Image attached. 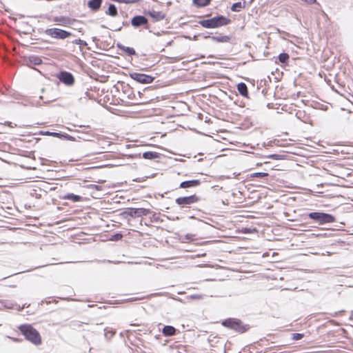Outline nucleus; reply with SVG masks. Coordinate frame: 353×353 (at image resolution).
Masks as SVG:
<instances>
[{
  "label": "nucleus",
  "mask_w": 353,
  "mask_h": 353,
  "mask_svg": "<svg viewBox=\"0 0 353 353\" xmlns=\"http://www.w3.org/2000/svg\"><path fill=\"white\" fill-rule=\"evenodd\" d=\"M121 28H119L117 29L116 30H117V31H120V30H121Z\"/></svg>",
  "instance_id": "c03bdc74"
},
{
  "label": "nucleus",
  "mask_w": 353,
  "mask_h": 353,
  "mask_svg": "<svg viewBox=\"0 0 353 353\" xmlns=\"http://www.w3.org/2000/svg\"><path fill=\"white\" fill-rule=\"evenodd\" d=\"M212 0H192L193 4L198 8H203L208 6Z\"/></svg>",
  "instance_id": "4be33fe9"
},
{
  "label": "nucleus",
  "mask_w": 353,
  "mask_h": 353,
  "mask_svg": "<svg viewBox=\"0 0 353 353\" xmlns=\"http://www.w3.org/2000/svg\"><path fill=\"white\" fill-rule=\"evenodd\" d=\"M289 58H290L289 54L285 52L281 53L279 55V60L282 63H286L288 61Z\"/></svg>",
  "instance_id": "393cba45"
},
{
  "label": "nucleus",
  "mask_w": 353,
  "mask_h": 353,
  "mask_svg": "<svg viewBox=\"0 0 353 353\" xmlns=\"http://www.w3.org/2000/svg\"><path fill=\"white\" fill-rule=\"evenodd\" d=\"M138 0H122V3H133L137 2Z\"/></svg>",
  "instance_id": "f704fd0d"
},
{
  "label": "nucleus",
  "mask_w": 353,
  "mask_h": 353,
  "mask_svg": "<svg viewBox=\"0 0 353 353\" xmlns=\"http://www.w3.org/2000/svg\"><path fill=\"white\" fill-rule=\"evenodd\" d=\"M73 43L75 44L81 45V46H86L87 45V43L85 41H83L80 39H75L73 41Z\"/></svg>",
  "instance_id": "2f4dec72"
},
{
  "label": "nucleus",
  "mask_w": 353,
  "mask_h": 353,
  "mask_svg": "<svg viewBox=\"0 0 353 353\" xmlns=\"http://www.w3.org/2000/svg\"><path fill=\"white\" fill-rule=\"evenodd\" d=\"M237 90L241 95H242L243 97H248V87L245 83H239L237 85Z\"/></svg>",
  "instance_id": "6ab92c4d"
},
{
  "label": "nucleus",
  "mask_w": 353,
  "mask_h": 353,
  "mask_svg": "<svg viewBox=\"0 0 353 353\" xmlns=\"http://www.w3.org/2000/svg\"><path fill=\"white\" fill-rule=\"evenodd\" d=\"M303 1H305L307 4H313L316 2V0H302Z\"/></svg>",
  "instance_id": "c9c22d12"
},
{
  "label": "nucleus",
  "mask_w": 353,
  "mask_h": 353,
  "mask_svg": "<svg viewBox=\"0 0 353 353\" xmlns=\"http://www.w3.org/2000/svg\"><path fill=\"white\" fill-rule=\"evenodd\" d=\"M5 306H6V307H8V308H12V304H11V303L8 304V305H6Z\"/></svg>",
  "instance_id": "4c0bfd02"
},
{
  "label": "nucleus",
  "mask_w": 353,
  "mask_h": 353,
  "mask_svg": "<svg viewBox=\"0 0 353 353\" xmlns=\"http://www.w3.org/2000/svg\"><path fill=\"white\" fill-rule=\"evenodd\" d=\"M123 24L124 26L128 25V23H123Z\"/></svg>",
  "instance_id": "49530a36"
},
{
  "label": "nucleus",
  "mask_w": 353,
  "mask_h": 353,
  "mask_svg": "<svg viewBox=\"0 0 353 353\" xmlns=\"http://www.w3.org/2000/svg\"><path fill=\"white\" fill-rule=\"evenodd\" d=\"M270 158H271L272 159H274V160L281 159V155L280 154H271L270 156Z\"/></svg>",
  "instance_id": "473e14b6"
},
{
  "label": "nucleus",
  "mask_w": 353,
  "mask_h": 353,
  "mask_svg": "<svg viewBox=\"0 0 353 353\" xmlns=\"http://www.w3.org/2000/svg\"><path fill=\"white\" fill-rule=\"evenodd\" d=\"M148 23V19L143 15H137L131 19V24L135 28H138L142 26H146Z\"/></svg>",
  "instance_id": "9d476101"
},
{
  "label": "nucleus",
  "mask_w": 353,
  "mask_h": 353,
  "mask_svg": "<svg viewBox=\"0 0 353 353\" xmlns=\"http://www.w3.org/2000/svg\"><path fill=\"white\" fill-rule=\"evenodd\" d=\"M63 198L64 199L70 200L73 202H78L80 201L81 199V197L80 196L74 194L72 193L67 194Z\"/></svg>",
  "instance_id": "b1692460"
},
{
  "label": "nucleus",
  "mask_w": 353,
  "mask_h": 353,
  "mask_svg": "<svg viewBox=\"0 0 353 353\" xmlns=\"http://www.w3.org/2000/svg\"><path fill=\"white\" fill-rule=\"evenodd\" d=\"M307 216L319 225L333 223L336 220L333 215L321 212H310L307 214Z\"/></svg>",
  "instance_id": "7ed1b4c3"
},
{
  "label": "nucleus",
  "mask_w": 353,
  "mask_h": 353,
  "mask_svg": "<svg viewBox=\"0 0 353 353\" xmlns=\"http://www.w3.org/2000/svg\"><path fill=\"white\" fill-rule=\"evenodd\" d=\"M150 212V210L149 209L146 208H127L125 211V214L133 217H141L142 216H146Z\"/></svg>",
  "instance_id": "0eeeda50"
},
{
  "label": "nucleus",
  "mask_w": 353,
  "mask_h": 353,
  "mask_svg": "<svg viewBox=\"0 0 353 353\" xmlns=\"http://www.w3.org/2000/svg\"><path fill=\"white\" fill-rule=\"evenodd\" d=\"M109 332H111V336H112L115 334V331H112V330H110Z\"/></svg>",
  "instance_id": "58836bf2"
},
{
  "label": "nucleus",
  "mask_w": 353,
  "mask_h": 353,
  "mask_svg": "<svg viewBox=\"0 0 353 353\" xmlns=\"http://www.w3.org/2000/svg\"><path fill=\"white\" fill-rule=\"evenodd\" d=\"M20 332L29 341L34 345H39L41 343V338L39 332L31 325H21L19 327Z\"/></svg>",
  "instance_id": "f257e3e1"
},
{
  "label": "nucleus",
  "mask_w": 353,
  "mask_h": 353,
  "mask_svg": "<svg viewBox=\"0 0 353 353\" xmlns=\"http://www.w3.org/2000/svg\"><path fill=\"white\" fill-rule=\"evenodd\" d=\"M41 134L47 135V136H52V137H57L59 139H64L69 140V141H74L75 140L74 137H73L68 134L61 133V132H54L46 131V132H41Z\"/></svg>",
  "instance_id": "f8f14e48"
},
{
  "label": "nucleus",
  "mask_w": 353,
  "mask_h": 353,
  "mask_svg": "<svg viewBox=\"0 0 353 353\" xmlns=\"http://www.w3.org/2000/svg\"><path fill=\"white\" fill-rule=\"evenodd\" d=\"M200 201V198L196 194L189 196L179 197L176 199V203L181 207H187Z\"/></svg>",
  "instance_id": "423d86ee"
},
{
  "label": "nucleus",
  "mask_w": 353,
  "mask_h": 353,
  "mask_svg": "<svg viewBox=\"0 0 353 353\" xmlns=\"http://www.w3.org/2000/svg\"><path fill=\"white\" fill-rule=\"evenodd\" d=\"M176 330L171 325H165L163 327L162 333L165 336H171L176 334Z\"/></svg>",
  "instance_id": "dca6fc26"
},
{
  "label": "nucleus",
  "mask_w": 353,
  "mask_h": 353,
  "mask_svg": "<svg viewBox=\"0 0 353 353\" xmlns=\"http://www.w3.org/2000/svg\"><path fill=\"white\" fill-rule=\"evenodd\" d=\"M211 37H212V36H210V35L205 34V35H204V36H203V38H204V39H208V38L211 39Z\"/></svg>",
  "instance_id": "e433bc0d"
},
{
  "label": "nucleus",
  "mask_w": 353,
  "mask_h": 353,
  "mask_svg": "<svg viewBox=\"0 0 353 353\" xmlns=\"http://www.w3.org/2000/svg\"><path fill=\"white\" fill-rule=\"evenodd\" d=\"M222 325L241 333H243L247 330V328L242 325L241 322L239 320L234 319H228L224 320L222 322Z\"/></svg>",
  "instance_id": "39448f33"
},
{
  "label": "nucleus",
  "mask_w": 353,
  "mask_h": 353,
  "mask_svg": "<svg viewBox=\"0 0 353 353\" xmlns=\"http://www.w3.org/2000/svg\"><path fill=\"white\" fill-rule=\"evenodd\" d=\"M103 0H90L88 2V7L93 12L98 11L102 3Z\"/></svg>",
  "instance_id": "2eb2a0df"
},
{
  "label": "nucleus",
  "mask_w": 353,
  "mask_h": 353,
  "mask_svg": "<svg viewBox=\"0 0 353 353\" xmlns=\"http://www.w3.org/2000/svg\"><path fill=\"white\" fill-rule=\"evenodd\" d=\"M231 22V20L223 15H217L210 19H203L199 21V23L205 28H217L226 26Z\"/></svg>",
  "instance_id": "f03ea898"
},
{
  "label": "nucleus",
  "mask_w": 353,
  "mask_h": 353,
  "mask_svg": "<svg viewBox=\"0 0 353 353\" xmlns=\"http://www.w3.org/2000/svg\"><path fill=\"white\" fill-rule=\"evenodd\" d=\"M130 77L134 81L143 84L150 83L153 82L154 79L152 76L137 72L130 73Z\"/></svg>",
  "instance_id": "6e6552de"
},
{
  "label": "nucleus",
  "mask_w": 353,
  "mask_h": 353,
  "mask_svg": "<svg viewBox=\"0 0 353 353\" xmlns=\"http://www.w3.org/2000/svg\"><path fill=\"white\" fill-rule=\"evenodd\" d=\"M59 81L67 85H72L74 83V78L72 73L66 71L60 72L58 75Z\"/></svg>",
  "instance_id": "1a4fd4ad"
},
{
  "label": "nucleus",
  "mask_w": 353,
  "mask_h": 353,
  "mask_svg": "<svg viewBox=\"0 0 353 353\" xmlns=\"http://www.w3.org/2000/svg\"><path fill=\"white\" fill-rule=\"evenodd\" d=\"M211 39L215 42L218 43H226L229 42L230 40V37L229 36H223V35H216V36H212Z\"/></svg>",
  "instance_id": "a211bd4d"
},
{
  "label": "nucleus",
  "mask_w": 353,
  "mask_h": 353,
  "mask_svg": "<svg viewBox=\"0 0 353 353\" xmlns=\"http://www.w3.org/2000/svg\"><path fill=\"white\" fill-rule=\"evenodd\" d=\"M201 181L198 179H194V180H190V181H185L180 183L179 188H190L193 187H197L200 185Z\"/></svg>",
  "instance_id": "4468645a"
},
{
  "label": "nucleus",
  "mask_w": 353,
  "mask_h": 353,
  "mask_svg": "<svg viewBox=\"0 0 353 353\" xmlns=\"http://www.w3.org/2000/svg\"><path fill=\"white\" fill-rule=\"evenodd\" d=\"M252 177H265L268 176L267 172H254L251 175Z\"/></svg>",
  "instance_id": "c85d7f7f"
},
{
  "label": "nucleus",
  "mask_w": 353,
  "mask_h": 353,
  "mask_svg": "<svg viewBox=\"0 0 353 353\" xmlns=\"http://www.w3.org/2000/svg\"><path fill=\"white\" fill-rule=\"evenodd\" d=\"M304 334L301 333H294L292 334V339L295 341H298L301 339L303 337Z\"/></svg>",
  "instance_id": "c756f323"
},
{
  "label": "nucleus",
  "mask_w": 353,
  "mask_h": 353,
  "mask_svg": "<svg viewBox=\"0 0 353 353\" xmlns=\"http://www.w3.org/2000/svg\"><path fill=\"white\" fill-rule=\"evenodd\" d=\"M74 19H72L68 17H54L53 18V21L56 22L58 25L63 26H69L73 24Z\"/></svg>",
  "instance_id": "9b49d317"
},
{
  "label": "nucleus",
  "mask_w": 353,
  "mask_h": 353,
  "mask_svg": "<svg viewBox=\"0 0 353 353\" xmlns=\"http://www.w3.org/2000/svg\"><path fill=\"white\" fill-rule=\"evenodd\" d=\"M131 325H138V324L134 323V324H131Z\"/></svg>",
  "instance_id": "a18cd8bd"
},
{
  "label": "nucleus",
  "mask_w": 353,
  "mask_h": 353,
  "mask_svg": "<svg viewBox=\"0 0 353 353\" xmlns=\"http://www.w3.org/2000/svg\"><path fill=\"white\" fill-rule=\"evenodd\" d=\"M30 61L31 63H33L34 65H39L42 62L41 58L37 56L30 57Z\"/></svg>",
  "instance_id": "a878e982"
},
{
  "label": "nucleus",
  "mask_w": 353,
  "mask_h": 353,
  "mask_svg": "<svg viewBox=\"0 0 353 353\" xmlns=\"http://www.w3.org/2000/svg\"><path fill=\"white\" fill-rule=\"evenodd\" d=\"M105 336H108V333H109V334L111 335V332H109V331H108L107 329H105Z\"/></svg>",
  "instance_id": "ea45409f"
},
{
  "label": "nucleus",
  "mask_w": 353,
  "mask_h": 353,
  "mask_svg": "<svg viewBox=\"0 0 353 353\" xmlns=\"http://www.w3.org/2000/svg\"><path fill=\"white\" fill-rule=\"evenodd\" d=\"M117 47L130 56L136 54V51L133 48L125 46L120 43L117 44Z\"/></svg>",
  "instance_id": "f3484780"
},
{
  "label": "nucleus",
  "mask_w": 353,
  "mask_h": 353,
  "mask_svg": "<svg viewBox=\"0 0 353 353\" xmlns=\"http://www.w3.org/2000/svg\"><path fill=\"white\" fill-rule=\"evenodd\" d=\"M203 295L202 294H192L186 296L187 301H192V300H200L202 299Z\"/></svg>",
  "instance_id": "bb28decb"
},
{
  "label": "nucleus",
  "mask_w": 353,
  "mask_h": 353,
  "mask_svg": "<svg viewBox=\"0 0 353 353\" xmlns=\"http://www.w3.org/2000/svg\"><path fill=\"white\" fill-rule=\"evenodd\" d=\"M160 157V154L156 152H145L143 153V158L145 159H155Z\"/></svg>",
  "instance_id": "aec40b11"
},
{
  "label": "nucleus",
  "mask_w": 353,
  "mask_h": 353,
  "mask_svg": "<svg viewBox=\"0 0 353 353\" xmlns=\"http://www.w3.org/2000/svg\"><path fill=\"white\" fill-rule=\"evenodd\" d=\"M105 14L111 17H116L118 14V11L115 5L110 4L108 10L105 12Z\"/></svg>",
  "instance_id": "5701e85b"
},
{
  "label": "nucleus",
  "mask_w": 353,
  "mask_h": 353,
  "mask_svg": "<svg viewBox=\"0 0 353 353\" xmlns=\"http://www.w3.org/2000/svg\"><path fill=\"white\" fill-rule=\"evenodd\" d=\"M344 313H345V310H340L338 312H334L333 313H330L329 314L331 316L336 317V316H338L339 315H343Z\"/></svg>",
  "instance_id": "7c9ffc66"
},
{
  "label": "nucleus",
  "mask_w": 353,
  "mask_h": 353,
  "mask_svg": "<svg viewBox=\"0 0 353 353\" xmlns=\"http://www.w3.org/2000/svg\"><path fill=\"white\" fill-rule=\"evenodd\" d=\"M147 14L149 15L154 21H159L165 19V15L163 12L161 11H156L154 10H149L147 12Z\"/></svg>",
  "instance_id": "ddd939ff"
},
{
  "label": "nucleus",
  "mask_w": 353,
  "mask_h": 353,
  "mask_svg": "<svg viewBox=\"0 0 353 353\" xmlns=\"http://www.w3.org/2000/svg\"><path fill=\"white\" fill-rule=\"evenodd\" d=\"M122 238L123 235L121 233H116L110 237V240L112 241H117L121 240Z\"/></svg>",
  "instance_id": "cd10ccee"
},
{
  "label": "nucleus",
  "mask_w": 353,
  "mask_h": 353,
  "mask_svg": "<svg viewBox=\"0 0 353 353\" xmlns=\"http://www.w3.org/2000/svg\"><path fill=\"white\" fill-rule=\"evenodd\" d=\"M185 239L192 241L194 240V235L191 234H188L185 235Z\"/></svg>",
  "instance_id": "72a5a7b5"
},
{
  "label": "nucleus",
  "mask_w": 353,
  "mask_h": 353,
  "mask_svg": "<svg viewBox=\"0 0 353 353\" xmlns=\"http://www.w3.org/2000/svg\"><path fill=\"white\" fill-rule=\"evenodd\" d=\"M94 187L97 190H99V185H94Z\"/></svg>",
  "instance_id": "a19ab883"
},
{
  "label": "nucleus",
  "mask_w": 353,
  "mask_h": 353,
  "mask_svg": "<svg viewBox=\"0 0 353 353\" xmlns=\"http://www.w3.org/2000/svg\"><path fill=\"white\" fill-rule=\"evenodd\" d=\"M351 318H353V311L351 313Z\"/></svg>",
  "instance_id": "37998d69"
},
{
  "label": "nucleus",
  "mask_w": 353,
  "mask_h": 353,
  "mask_svg": "<svg viewBox=\"0 0 353 353\" xmlns=\"http://www.w3.org/2000/svg\"><path fill=\"white\" fill-rule=\"evenodd\" d=\"M245 1L242 2H236L232 4L231 6V10L233 12H240L242 8L245 7Z\"/></svg>",
  "instance_id": "412c9836"
},
{
  "label": "nucleus",
  "mask_w": 353,
  "mask_h": 353,
  "mask_svg": "<svg viewBox=\"0 0 353 353\" xmlns=\"http://www.w3.org/2000/svg\"><path fill=\"white\" fill-rule=\"evenodd\" d=\"M84 94H85L86 97H88V92H85L84 93Z\"/></svg>",
  "instance_id": "79ce46f5"
},
{
  "label": "nucleus",
  "mask_w": 353,
  "mask_h": 353,
  "mask_svg": "<svg viewBox=\"0 0 353 353\" xmlns=\"http://www.w3.org/2000/svg\"><path fill=\"white\" fill-rule=\"evenodd\" d=\"M44 34L57 39H65L72 36L70 32L57 28L46 29Z\"/></svg>",
  "instance_id": "20e7f679"
}]
</instances>
